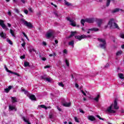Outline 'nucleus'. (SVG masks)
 <instances>
[{
    "label": "nucleus",
    "instance_id": "1",
    "mask_svg": "<svg viewBox=\"0 0 124 124\" xmlns=\"http://www.w3.org/2000/svg\"><path fill=\"white\" fill-rule=\"evenodd\" d=\"M114 21V18H111L108 21V25L109 26L110 29H119V26Z\"/></svg>",
    "mask_w": 124,
    "mask_h": 124
},
{
    "label": "nucleus",
    "instance_id": "2",
    "mask_svg": "<svg viewBox=\"0 0 124 124\" xmlns=\"http://www.w3.org/2000/svg\"><path fill=\"white\" fill-rule=\"evenodd\" d=\"M98 41L103 44H100L99 46L102 48V49H106V40L104 39L98 38Z\"/></svg>",
    "mask_w": 124,
    "mask_h": 124
},
{
    "label": "nucleus",
    "instance_id": "3",
    "mask_svg": "<svg viewBox=\"0 0 124 124\" xmlns=\"http://www.w3.org/2000/svg\"><path fill=\"white\" fill-rule=\"evenodd\" d=\"M20 21H21V22H23L24 25L25 26H26V27H27V28H29V29H32V28H33V26L32 25L31 23L25 20L24 18H22L20 20Z\"/></svg>",
    "mask_w": 124,
    "mask_h": 124
},
{
    "label": "nucleus",
    "instance_id": "4",
    "mask_svg": "<svg viewBox=\"0 0 124 124\" xmlns=\"http://www.w3.org/2000/svg\"><path fill=\"white\" fill-rule=\"evenodd\" d=\"M0 26L4 30H6V31H8V28L6 27V25L4 24V21L3 20L0 19Z\"/></svg>",
    "mask_w": 124,
    "mask_h": 124
},
{
    "label": "nucleus",
    "instance_id": "5",
    "mask_svg": "<svg viewBox=\"0 0 124 124\" xmlns=\"http://www.w3.org/2000/svg\"><path fill=\"white\" fill-rule=\"evenodd\" d=\"M114 105V104H112L110 107H109L107 111V112H108V113H110V114H114V113H116V111L114 110H112V107H113V106Z\"/></svg>",
    "mask_w": 124,
    "mask_h": 124
},
{
    "label": "nucleus",
    "instance_id": "6",
    "mask_svg": "<svg viewBox=\"0 0 124 124\" xmlns=\"http://www.w3.org/2000/svg\"><path fill=\"white\" fill-rule=\"evenodd\" d=\"M76 39H78L79 41L82 40V39H84L86 38V35H77L75 36Z\"/></svg>",
    "mask_w": 124,
    "mask_h": 124
},
{
    "label": "nucleus",
    "instance_id": "7",
    "mask_svg": "<svg viewBox=\"0 0 124 124\" xmlns=\"http://www.w3.org/2000/svg\"><path fill=\"white\" fill-rule=\"evenodd\" d=\"M85 21L86 22V23H89V24H92L94 22V18H85Z\"/></svg>",
    "mask_w": 124,
    "mask_h": 124
},
{
    "label": "nucleus",
    "instance_id": "8",
    "mask_svg": "<svg viewBox=\"0 0 124 124\" xmlns=\"http://www.w3.org/2000/svg\"><path fill=\"white\" fill-rule=\"evenodd\" d=\"M88 120H89V121H91V122H93L95 121V117L93 115H89Z\"/></svg>",
    "mask_w": 124,
    "mask_h": 124
},
{
    "label": "nucleus",
    "instance_id": "9",
    "mask_svg": "<svg viewBox=\"0 0 124 124\" xmlns=\"http://www.w3.org/2000/svg\"><path fill=\"white\" fill-rule=\"evenodd\" d=\"M12 100V103H16V102H18V100L17 99V97H11Z\"/></svg>",
    "mask_w": 124,
    "mask_h": 124
},
{
    "label": "nucleus",
    "instance_id": "10",
    "mask_svg": "<svg viewBox=\"0 0 124 124\" xmlns=\"http://www.w3.org/2000/svg\"><path fill=\"white\" fill-rule=\"evenodd\" d=\"M103 20L101 19H98L97 20V25H98V27L99 28H100L101 26V24H102V22H103Z\"/></svg>",
    "mask_w": 124,
    "mask_h": 124
},
{
    "label": "nucleus",
    "instance_id": "11",
    "mask_svg": "<svg viewBox=\"0 0 124 124\" xmlns=\"http://www.w3.org/2000/svg\"><path fill=\"white\" fill-rule=\"evenodd\" d=\"M119 108V107L118 106V102H117V100L115 99L114 103V108L116 110H118Z\"/></svg>",
    "mask_w": 124,
    "mask_h": 124
},
{
    "label": "nucleus",
    "instance_id": "12",
    "mask_svg": "<svg viewBox=\"0 0 124 124\" xmlns=\"http://www.w3.org/2000/svg\"><path fill=\"white\" fill-rule=\"evenodd\" d=\"M120 10V11H122L123 12H124V10L119 8H116L114 10H112L111 12L112 13H116L117 12H119Z\"/></svg>",
    "mask_w": 124,
    "mask_h": 124
},
{
    "label": "nucleus",
    "instance_id": "13",
    "mask_svg": "<svg viewBox=\"0 0 124 124\" xmlns=\"http://www.w3.org/2000/svg\"><path fill=\"white\" fill-rule=\"evenodd\" d=\"M28 97H29L31 100H36V97H35V95L32 94L31 95H28Z\"/></svg>",
    "mask_w": 124,
    "mask_h": 124
},
{
    "label": "nucleus",
    "instance_id": "14",
    "mask_svg": "<svg viewBox=\"0 0 124 124\" xmlns=\"http://www.w3.org/2000/svg\"><path fill=\"white\" fill-rule=\"evenodd\" d=\"M53 36H54V35H53V32H48L46 34V37L47 38H50V37H52Z\"/></svg>",
    "mask_w": 124,
    "mask_h": 124
},
{
    "label": "nucleus",
    "instance_id": "15",
    "mask_svg": "<svg viewBox=\"0 0 124 124\" xmlns=\"http://www.w3.org/2000/svg\"><path fill=\"white\" fill-rule=\"evenodd\" d=\"M64 107H70L71 106V103H64L62 104Z\"/></svg>",
    "mask_w": 124,
    "mask_h": 124
},
{
    "label": "nucleus",
    "instance_id": "16",
    "mask_svg": "<svg viewBox=\"0 0 124 124\" xmlns=\"http://www.w3.org/2000/svg\"><path fill=\"white\" fill-rule=\"evenodd\" d=\"M10 32L11 34H12L13 37H16V36H15V31H13L12 29H10Z\"/></svg>",
    "mask_w": 124,
    "mask_h": 124
},
{
    "label": "nucleus",
    "instance_id": "17",
    "mask_svg": "<svg viewBox=\"0 0 124 124\" xmlns=\"http://www.w3.org/2000/svg\"><path fill=\"white\" fill-rule=\"evenodd\" d=\"M99 98H100V95L98 94L97 96L93 99V100H95L96 102H98V101H99Z\"/></svg>",
    "mask_w": 124,
    "mask_h": 124
},
{
    "label": "nucleus",
    "instance_id": "18",
    "mask_svg": "<svg viewBox=\"0 0 124 124\" xmlns=\"http://www.w3.org/2000/svg\"><path fill=\"white\" fill-rule=\"evenodd\" d=\"M0 36H1L2 38H5V36H6V34L2 31L0 32Z\"/></svg>",
    "mask_w": 124,
    "mask_h": 124
},
{
    "label": "nucleus",
    "instance_id": "19",
    "mask_svg": "<svg viewBox=\"0 0 124 124\" xmlns=\"http://www.w3.org/2000/svg\"><path fill=\"white\" fill-rule=\"evenodd\" d=\"M65 5H66L67 6H71L72 5V4L71 3H69L66 0H64Z\"/></svg>",
    "mask_w": 124,
    "mask_h": 124
},
{
    "label": "nucleus",
    "instance_id": "20",
    "mask_svg": "<svg viewBox=\"0 0 124 124\" xmlns=\"http://www.w3.org/2000/svg\"><path fill=\"white\" fill-rule=\"evenodd\" d=\"M88 31H99V29L98 28H91V29H88Z\"/></svg>",
    "mask_w": 124,
    "mask_h": 124
},
{
    "label": "nucleus",
    "instance_id": "21",
    "mask_svg": "<svg viewBox=\"0 0 124 124\" xmlns=\"http://www.w3.org/2000/svg\"><path fill=\"white\" fill-rule=\"evenodd\" d=\"M77 33V32L76 31H71V35L69 36V38H71V37H72V36H74Z\"/></svg>",
    "mask_w": 124,
    "mask_h": 124
},
{
    "label": "nucleus",
    "instance_id": "22",
    "mask_svg": "<svg viewBox=\"0 0 124 124\" xmlns=\"http://www.w3.org/2000/svg\"><path fill=\"white\" fill-rule=\"evenodd\" d=\"M24 66L25 67H30L31 65H30V62H24Z\"/></svg>",
    "mask_w": 124,
    "mask_h": 124
},
{
    "label": "nucleus",
    "instance_id": "23",
    "mask_svg": "<svg viewBox=\"0 0 124 124\" xmlns=\"http://www.w3.org/2000/svg\"><path fill=\"white\" fill-rule=\"evenodd\" d=\"M9 108L10 109V110H11L12 111L13 110H15V111H17V109L16 108L12 106H9Z\"/></svg>",
    "mask_w": 124,
    "mask_h": 124
},
{
    "label": "nucleus",
    "instance_id": "24",
    "mask_svg": "<svg viewBox=\"0 0 124 124\" xmlns=\"http://www.w3.org/2000/svg\"><path fill=\"white\" fill-rule=\"evenodd\" d=\"M22 119L23 120V121L27 123V124H31L29 121V120H27V119H26V118L25 117H23Z\"/></svg>",
    "mask_w": 124,
    "mask_h": 124
},
{
    "label": "nucleus",
    "instance_id": "25",
    "mask_svg": "<svg viewBox=\"0 0 124 124\" xmlns=\"http://www.w3.org/2000/svg\"><path fill=\"white\" fill-rule=\"evenodd\" d=\"M118 76L119 77V78L120 79H124V74H122V73H119L118 74Z\"/></svg>",
    "mask_w": 124,
    "mask_h": 124
},
{
    "label": "nucleus",
    "instance_id": "26",
    "mask_svg": "<svg viewBox=\"0 0 124 124\" xmlns=\"http://www.w3.org/2000/svg\"><path fill=\"white\" fill-rule=\"evenodd\" d=\"M86 22V19H82L80 21V23L81 24V25H82V26H85V22Z\"/></svg>",
    "mask_w": 124,
    "mask_h": 124
},
{
    "label": "nucleus",
    "instance_id": "27",
    "mask_svg": "<svg viewBox=\"0 0 124 124\" xmlns=\"http://www.w3.org/2000/svg\"><path fill=\"white\" fill-rule=\"evenodd\" d=\"M21 92H24L25 94H27V96L29 95V92L25 89H22Z\"/></svg>",
    "mask_w": 124,
    "mask_h": 124
},
{
    "label": "nucleus",
    "instance_id": "28",
    "mask_svg": "<svg viewBox=\"0 0 124 124\" xmlns=\"http://www.w3.org/2000/svg\"><path fill=\"white\" fill-rule=\"evenodd\" d=\"M69 45L74 47V41H71L69 42Z\"/></svg>",
    "mask_w": 124,
    "mask_h": 124
},
{
    "label": "nucleus",
    "instance_id": "29",
    "mask_svg": "<svg viewBox=\"0 0 124 124\" xmlns=\"http://www.w3.org/2000/svg\"><path fill=\"white\" fill-rule=\"evenodd\" d=\"M7 42H8L9 44H10V45H13V43H12V41H11V40L8 38L7 39Z\"/></svg>",
    "mask_w": 124,
    "mask_h": 124
},
{
    "label": "nucleus",
    "instance_id": "30",
    "mask_svg": "<svg viewBox=\"0 0 124 124\" xmlns=\"http://www.w3.org/2000/svg\"><path fill=\"white\" fill-rule=\"evenodd\" d=\"M111 2V0H107L106 6L108 7L110 5V3Z\"/></svg>",
    "mask_w": 124,
    "mask_h": 124
},
{
    "label": "nucleus",
    "instance_id": "31",
    "mask_svg": "<svg viewBox=\"0 0 124 124\" xmlns=\"http://www.w3.org/2000/svg\"><path fill=\"white\" fill-rule=\"evenodd\" d=\"M58 85L59 86H60V87H62V88H63V87H64V84H63L62 82H59Z\"/></svg>",
    "mask_w": 124,
    "mask_h": 124
},
{
    "label": "nucleus",
    "instance_id": "32",
    "mask_svg": "<svg viewBox=\"0 0 124 124\" xmlns=\"http://www.w3.org/2000/svg\"><path fill=\"white\" fill-rule=\"evenodd\" d=\"M70 25L73 27H76V23L73 22V20L72 21V22H71Z\"/></svg>",
    "mask_w": 124,
    "mask_h": 124
},
{
    "label": "nucleus",
    "instance_id": "33",
    "mask_svg": "<svg viewBox=\"0 0 124 124\" xmlns=\"http://www.w3.org/2000/svg\"><path fill=\"white\" fill-rule=\"evenodd\" d=\"M22 34H23L24 36L25 37H26V39H27V40H29V37H28L27 34H26V33H25V32H23Z\"/></svg>",
    "mask_w": 124,
    "mask_h": 124
},
{
    "label": "nucleus",
    "instance_id": "34",
    "mask_svg": "<svg viewBox=\"0 0 124 124\" xmlns=\"http://www.w3.org/2000/svg\"><path fill=\"white\" fill-rule=\"evenodd\" d=\"M65 62L67 65V66H69V62H68V60L67 59H65Z\"/></svg>",
    "mask_w": 124,
    "mask_h": 124
},
{
    "label": "nucleus",
    "instance_id": "35",
    "mask_svg": "<svg viewBox=\"0 0 124 124\" xmlns=\"http://www.w3.org/2000/svg\"><path fill=\"white\" fill-rule=\"evenodd\" d=\"M12 74H14V75H16V76H18V77H20V75L16 72H13L11 73Z\"/></svg>",
    "mask_w": 124,
    "mask_h": 124
},
{
    "label": "nucleus",
    "instance_id": "36",
    "mask_svg": "<svg viewBox=\"0 0 124 124\" xmlns=\"http://www.w3.org/2000/svg\"><path fill=\"white\" fill-rule=\"evenodd\" d=\"M122 53H123V51H118L116 53V56H120V55H122Z\"/></svg>",
    "mask_w": 124,
    "mask_h": 124
},
{
    "label": "nucleus",
    "instance_id": "37",
    "mask_svg": "<svg viewBox=\"0 0 124 124\" xmlns=\"http://www.w3.org/2000/svg\"><path fill=\"white\" fill-rule=\"evenodd\" d=\"M39 57L41 58L42 61H44V62H45V61H46V58H45V57H41V55H40V54L39 55Z\"/></svg>",
    "mask_w": 124,
    "mask_h": 124
},
{
    "label": "nucleus",
    "instance_id": "38",
    "mask_svg": "<svg viewBox=\"0 0 124 124\" xmlns=\"http://www.w3.org/2000/svg\"><path fill=\"white\" fill-rule=\"evenodd\" d=\"M41 108H44V109H47V107L44 105H40Z\"/></svg>",
    "mask_w": 124,
    "mask_h": 124
},
{
    "label": "nucleus",
    "instance_id": "39",
    "mask_svg": "<svg viewBox=\"0 0 124 124\" xmlns=\"http://www.w3.org/2000/svg\"><path fill=\"white\" fill-rule=\"evenodd\" d=\"M96 117H97V118H98L99 119V120H102V121H104V119L101 118L100 117V116H99V115H97Z\"/></svg>",
    "mask_w": 124,
    "mask_h": 124
},
{
    "label": "nucleus",
    "instance_id": "40",
    "mask_svg": "<svg viewBox=\"0 0 124 124\" xmlns=\"http://www.w3.org/2000/svg\"><path fill=\"white\" fill-rule=\"evenodd\" d=\"M5 68L7 72H9V73H12V71H10V70H9L8 68H7V67H5Z\"/></svg>",
    "mask_w": 124,
    "mask_h": 124
},
{
    "label": "nucleus",
    "instance_id": "41",
    "mask_svg": "<svg viewBox=\"0 0 124 124\" xmlns=\"http://www.w3.org/2000/svg\"><path fill=\"white\" fill-rule=\"evenodd\" d=\"M75 119V122H76V123H80V121H79V120H78V118H77V117H75L74 118Z\"/></svg>",
    "mask_w": 124,
    "mask_h": 124
},
{
    "label": "nucleus",
    "instance_id": "42",
    "mask_svg": "<svg viewBox=\"0 0 124 124\" xmlns=\"http://www.w3.org/2000/svg\"><path fill=\"white\" fill-rule=\"evenodd\" d=\"M110 66V64L107 63L106 65H105L104 67L105 68H107L108 67H109Z\"/></svg>",
    "mask_w": 124,
    "mask_h": 124
},
{
    "label": "nucleus",
    "instance_id": "43",
    "mask_svg": "<svg viewBox=\"0 0 124 124\" xmlns=\"http://www.w3.org/2000/svg\"><path fill=\"white\" fill-rule=\"evenodd\" d=\"M81 92L83 94V95H84L85 96H87V94H86V93L84 92V91L81 90Z\"/></svg>",
    "mask_w": 124,
    "mask_h": 124
},
{
    "label": "nucleus",
    "instance_id": "44",
    "mask_svg": "<svg viewBox=\"0 0 124 124\" xmlns=\"http://www.w3.org/2000/svg\"><path fill=\"white\" fill-rule=\"evenodd\" d=\"M4 91H5V93H9V89H8V88L5 89H4Z\"/></svg>",
    "mask_w": 124,
    "mask_h": 124
},
{
    "label": "nucleus",
    "instance_id": "45",
    "mask_svg": "<svg viewBox=\"0 0 124 124\" xmlns=\"http://www.w3.org/2000/svg\"><path fill=\"white\" fill-rule=\"evenodd\" d=\"M26 58V55H23L21 56H20V59H21L22 60L25 59Z\"/></svg>",
    "mask_w": 124,
    "mask_h": 124
},
{
    "label": "nucleus",
    "instance_id": "46",
    "mask_svg": "<svg viewBox=\"0 0 124 124\" xmlns=\"http://www.w3.org/2000/svg\"><path fill=\"white\" fill-rule=\"evenodd\" d=\"M120 37L124 39V34H123V33L120 34Z\"/></svg>",
    "mask_w": 124,
    "mask_h": 124
},
{
    "label": "nucleus",
    "instance_id": "47",
    "mask_svg": "<svg viewBox=\"0 0 124 124\" xmlns=\"http://www.w3.org/2000/svg\"><path fill=\"white\" fill-rule=\"evenodd\" d=\"M67 20H68V21H69V22H70V23H71V22H72L73 20H71V19H70V18H69V17H67Z\"/></svg>",
    "mask_w": 124,
    "mask_h": 124
},
{
    "label": "nucleus",
    "instance_id": "48",
    "mask_svg": "<svg viewBox=\"0 0 124 124\" xmlns=\"http://www.w3.org/2000/svg\"><path fill=\"white\" fill-rule=\"evenodd\" d=\"M21 46L24 47L26 46V43L25 42V41L23 42V43H22L21 44Z\"/></svg>",
    "mask_w": 124,
    "mask_h": 124
},
{
    "label": "nucleus",
    "instance_id": "49",
    "mask_svg": "<svg viewBox=\"0 0 124 124\" xmlns=\"http://www.w3.org/2000/svg\"><path fill=\"white\" fill-rule=\"evenodd\" d=\"M24 13L26 14V15H28V13H29V11H28V10H25L24 11Z\"/></svg>",
    "mask_w": 124,
    "mask_h": 124
},
{
    "label": "nucleus",
    "instance_id": "50",
    "mask_svg": "<svg viewBox=\"0 0 124 124\" xmlns=\"http://www.w3.org/2000/svg\"><path fill=\"white\" fill-rule=\"evenodd\" d=\"M51 67V66L50 65H46L44 67V68L46 69V68H50Z\"/></svg>",
    "mask_w": 124,
    "mask_h": 124
},
{
    "label": "nucleus",
    "instance_id": "51",
    "mask_svg": "<svg viewBox=\"0 0 124 124\" xmlns=\"http://www.w3.org/2000/svg\"><path fill=\"white\" fill-rule=\"evenodd\" d=\"M46 81H47V82H51V79H50V78H46Z\"/></svg>",
    "mask_w": 124,
    "mask_h": 124
},
{
    "label": "nucleus",
    "instance_id": "52",
    "mask_svg": "<svg viewBox=\"0 0 124 124\" xmlns=\"http://www.w3.org/2000/svg\"><path fill=\"white\" fill-rule=\"evenodd\" d=\"M79 112L80 113H82V114H85V111H84V110H83L82 109H79Z\"/></svg>",
    "mask_w": 124,
    "mask_h": 124
},
{
    "label": "nucleus",
    "instance_id": "53",
    "mask_svg": "<svg viewBox=\"0 0 124 124\" xmlns=\"http://www.w3.org/2000/svg\"><path fill=\"white\" fill-rule=\"evenodd\" d=\"M15 12L18 14L20 13V11H19V10H18L17 9H15Z\"/></svg>",
    "mask_w": 124,
    "mask_h": 124
},
{
    "label": "nucleus",
    "instance_id": "54",
    "mask_svg": "<svg viewBox=\"0 0 124 124\" xmlns=\"http://www.w3.org/2000/svg\"><path fill=\"white\" fill-rule=\"evenodd\" d=\"M43 45L44 46H46L47 45V43L46 42H43Z\"/></svg>",
    "mask_w": 124,
    "mask_h": 124
},
{
    "label": "nucleus",
    "instance_id": "55",
    "mask_svg": "<svg viewBox=\"0 0 124 124\" xmlns=\"http://www.w3.org/2000/svg\"><path fill=\"white\" fill-rule=\"evenodd\" d=\"M63 53H64V54H67V50H66V49H64L63 51Z\"/></svg>",
    "mask_w": 124,
    "mask_h": 124
},
{
    "label": "nucleus",
    "instance_id": "56",
    "mask_svg": "<svg viewBox=\"0 0 124 124\" xmlns=\"http://www.w3.org/2000/svg\"><path fill=\"white\" fill-rule=\"evenodd\" d=\"M52 55V57H56V56H57V54L55 52H54Z\"/></svg>",
    "mask_w": 124,
    "mask_h": 124
},
{
    "label": "nucleus",
    "instance_id": "57",
    "mask_svg": "<svg viewBox=\"0 0 124 124\" xmlns=\"http://www.w3.org/2000/svg\"><path fill=\"white\" fill-rule=\"evenodd\" d=\"M8 89L9 91H10V90H11V89H12V86H9L8 87Z\"/></svg>",
    "mask_w": 124,
    "mask_h": 124
},
{
    "label": "nucleus",
    "instance_id": "58",
    "mask_svg": "<svg viewBox=\"0 0 124 124\" xmlns=\"http://www.w3.org/2000/svg\"><path fill=\"white\" fill-rule=\"evenodd\" d=\"M8 15H9V16H11V15H12L11 12L9 11L8 12Z\"/></svg>",
    "mask_w": 124,
    "mask_h": 124
},
{
    "label": "nucleus",
    "instance_id": "59",
    "mask_svg": "<svg viewBox=\"0 0 124 124\" xmlns=\"http://www.w3.org/2000/svg\"><path fill=\"white\" fill-rule=\"evenodd\" d=\"M75 87H76V88H79V84L76 83L75 84Z\"/></svg>",
    "mask_w": 124,
    "mask_h": 124
},
{
    "label": "nucleus",
    "instance_id": "60",
    "mask_svg": "<svg viewBox=\"0 0 124 124\" xmlns=\"http://www.w3.org/2000/svg\"><path fill=\"white\" fill-rule=\"evenodd\" d=\"M42 79H43L44 80H46V78H45L44 76L41 77Z\"/></svg>",
    "mask_w": 124,
    "mask_h": 124
},
{
    "label": "nucleus",
    "instance_id": "61",
    "mask_svg": "<svg viewBox=\"0 0 124 124\" xmlns=\"http://www.w3.org/2000/svg\"><path fill=\"white\" fill-rule=\"evenodd\" d=\"M54 41H55V44H58V43H59V41H58V40H55Z\"/></svg>",
    "mask_w": 124,
    "mask_h": 124
},
{
    "label": "nucleus",
    "instance_id": "62",
    "mask_svg": "<svg viewBox=\"0 0 124 124\" xmlns=\"http://www.w3.org/2000/svg\"><path fill=\"white\" fill-rule=\"evenodd\" d=\"M22 3H26V1L25 0H20Z\"/></svg>",
    "mask_w": 124,
    "mask_h": 124
},
{
    "label": "nucleus",
    "instance_id": "63",
    "mask_svg": "<svg viewBox=\"0 0 124 124\" xmlns=\"http://www.w3.org/2000/svg\"><path fill=\"white\" fill-rule=\"evenodd\" d=\"M29 11H30V12H32V9L31 8H30L29 9Z\"/></svg>",
    "mask_w": 124,
    "mask_h": 124
},
{
    "label": "nucleus",
    "instance_id": "64",
    "mask_svg": "<svg viewBox=\"0 0 124 124\" xmlns=\"http://www.w3.org/2000/svg\"><path fill=\"white\" fill-rule=\"evenodd\" d=\"M57 109H58V110H59V111H60V112H61V111H62V109H61V108H60V107H57Z\"/></svg>",
    "mask_w": 124,
    "mask_h": 124
}]
</instances>
